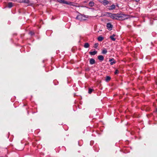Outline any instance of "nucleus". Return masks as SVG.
<instances>
[{"mask_svg": "<svg viewBox=\"0 0 157 157\" xmlns=\"http://www.w3.org/2000/svg\"><path fill=\"white\" fill-rule=\"evenodd\" d=\"M115 19L118 20H124L128 18V16L125 14L115 13Z\"/></svg>", "mask_w": 157, "mask_h": 157, "instance_id": "obj_1", "label": "nucleus"}, {"mask_svg": "<svg viewBox=\"0 0 157 157\" xmlns=\"http://www.w3.org/2000/svg\"><path fill=\"white\" fill-rule=\"evenodd\" d=\"M86 18L84 15L79 14L76 17V18L80 21H82L86 20Z\"/></svg>", "mask_w": 157, "mask_h": 157, "instance_id": "obj_2", "label": "nucleus"}, {"mask_svg": "<svg viewBox=\"0 0 157 157\" xmlns=\"http://www.w3.org/2000/svg\"><path fill=\"white\" fill-rule=\"evenodd\" d=\"M57 1L60 3L64 4L67 5H72V2H67L64 0H56Z\"/></svg>", "mask_w": 157, "mask_h": 157, "instance_id": "obj_3", "label": "nucleus"}, {"mask_svg": "<svg viewBox=\"0 0 157 157\" xmlns=\"http://www.w3.org/2000/svg\"><path fill=\"white\" fill-rule=\"evenodd\" d=\"M107 27L109 30H112L113 28V25L110 23H108L107 24Z\"/></svg>", "mask_w": 157, "mask_h": 157, "instance_id": "obj_4", "label": "nucleus"}, {"mask_svg": "<svg viewBox=\"0 0 157 157\" xmlns=\"http://www.w3.org/2000/svg\"><path fill=\"white\" fill-rule=\"evenodd\" d=\"M104 6L108 5L109 3V1L106 0H103V1L101 2Z\"/></svg>", "mask_w": 157, "mask_h": 157, "instance_id": "obj_5", "label": "nucleus"}, {"mask_svg": "<svg viewBox=\"0 0 157 157\" xmlns=\"http://www.w3.org/2000/svg\"><path fill=\"white\" fill-rule=\"evenodd\" d=\"M109 16L110 17L113 19H115V16H114V15H115V13H109Z\"/></svg>", "mask_w": 157, "mask_h": 157, "instance_id": "obj_6", "label": "nucleus"}, {"mask_svg": "<svg viewBox=\"0 0 157 157\" xmlns=\"http://www.w3.org/2000/svg\"><path fill=\"white\" fill-rule=\"evenodd\" d=\"M98 59L101 61H103L104 59V57L102 55H99L98 56Z\"/></svg>", "mask_w": 157, "mask_h": 157, "instance_id": "obj_7", "label": "nucleus"}, {"mask_svg": "<svg viewBox=\"0 0 157 157\" xmlns=\"http://www.w3.org/2000/svg\"><path fill=\"white\" fill-rule=\"evenodd\" d=\"M95 61L93 59H91L90 60V63L91 64H93L95 63Z\"/></svg>", "mask_w": 157, "mask_h": 157, "instance_id": "obj_8", "label": "nucleus"}, {"mask_svg": "<svg viewBox=\"0 0 157 157\" xmlns=\"http://www.w3.org/2000/svg\"><path fill=\"white\" fill-rule=\"evenodd\" d=\"M115 6L114 4L112 5L111 6L109 7V10H112L115 9Z\"/></svg>", "mask_w": 157, "mask_h": 157, "instance_id": "obj_9", "label": "nucleus"}, {"mask_svg": "<svg viewBox=\"0 0 157 157\" xmlns=\"http://www.w3.org/2000/svg\"><path fill=\"white\" fill-rule=\"evenodd\" d=\"M97 52L96 51H94L93 52H89V54L91 55H94L97 54Z\"/></svg>", "mask_w": 157, "mask_h": 157, "instance_id": "obj_10", "label": "nucleus"}, {"mask_svg": "<svg viewBox=\"0 0 157 157\" xmlns=\"http://www.w3.org/2000/svg\"><path fill=\"white\" fill-rule=\"evenodd\" d=\"M13 4L12 2H9L8 3L7 7L9 8H11L13 6Z\"/></svg>", "mask_w": 157, "mask_h": 157, "instance_id": "obj_11", "label": "nucleus"}, {"mask_svg": "<svg viewBox=\"0 0 157 157\" xmlns=\"http://www.w3.org/2000/svg\"><path fill=\"white\" fill-rule=\"evenodd\" d=\"M115 36V34H113L112 36H110V38L113 41H115L116 40V39L114 38V37Z\"/></svg>", "mask_w": 157, "mask_h": 157, "instance_id": "obj_12", "label": "nucleus"}, {"mask_svg": "<svg viewBox=\"0 0 157 157\" xmlns=\"http://www.w3.org/2000/svg\"><path fill=\"white\" fill-rule=\"evenodd\" d=\"M94 3L92 1L90 2L89 3V6L91 7L93 6H94Z\"/></svg>", "mask_w": 157, "mask_h": 157, "instance_id": "obj_13", "label": "nucleus"}, {"mask_svg": "<svg viewBox=\"0 0 157 157\" xmlns=\"http://www.w3.org/2000/svg\"><path fill=\"white\" fill-rule=\"evenodd\" d=\"M90 45L88 43H85L84 47L85 48H87L89 47Z\"/></svg>", "mask_w": 157, "mask_h": 157, "instance_id": "obj_14", "label": "nucleus"}, {"mask_svg": "<svg viewBox=\"0 0 157 157\" xmlns=\"http://www.w3.org/2000/svg\"><path fill=\"white\" fill-rule=\"evenodd\" d=\"M103 39V37L101 36H99L98 38V40L99 41H102Z\"/></svg>", "mask_w": 157, "mask_h": 157, "instance_id": "obj_15", "label": "nucleus"}, {"mask_svg": "<svg viewBox=\"0 0 157 157\" xmlns=\"http://www.w3.org/2000/svg\"><path fill=\"white\" fill-rule=\"evenodd\" d=\"M4 151V155L5 156H7L6 155L7 154L8 150H7V149L6 148H5Z\"/></svg>", "mask_w": 157, "mask_h": 157, "instance_id": "obj_16", "label": "nucleus"}, {"mask_svg": "<svg viewBox=\"0 0 157 157\" xmlns=\"http://www.w3.org/2000/svg\"><path fill=\"white\" fill-rule=\"evenodd\" d=\"M111 79V78L109 76H107L106 77L105 80L107 82H108Z\"/></svg>", "mask_w": 157, "mask_h": 157, "instance_id": "obj_17", "label": "nucleus"}, {"mask_svg": "<svg viewBox=\"0 0 157 157\" xmlns=\"http://www.w3.org/2000/svg\"><path fill=\"white\" fill-rule=\"evenodd\" d=\"M107 52V51L106 49H105L102 50V53L103 54H106Z\"/></svg>", "mask_w": 157, "mask_h": 157, "instance_id": "obj_18", "label": "nucleus"}, {"mask_svg": "<svg viewBox=\"0 0 157 157\" xmlns=\"http://www.w3.org/2000/svg\"><path fill=\"white\" fill-rule=\"evenodd\" d=\"M23 2L29 4V0H23Z\"/></svg>", "mask_w": 157, "mask_h": 157, "instance_id": "obj_19", "label": "nucleus"}, {"mask_svg": "<svg viewBox=\"0 0 157 157\" xmlns=\"http://www.w3.org/2000/svg\"><path fill=\"white\" fill-rule=\"evenodd\" d=\"M93 90L92 89H91V88H89L88 90V93L90 94L92 92Z\"/></svg>", "mask_w": 157, "mask_h": 157, "instance_id": "obj_20", "label": "nucleus"}, {"mask_svg": "<svg viewBox=\"0 0 157 157\" xmlns=\"http://www.w3.org/2000/svg\"><path fill=\"white\" fill-rule=\"evenodd\" d=\"M29 34L31 35V36H32L33 35H34V32H33V31H30L29 32Z\"/></svg>", "mask_w": 157, "mask_h": 157, "instance_id": "obj_21", "label": "nucleus"}, {"mask_svg": "<svg viewBox=\"0 0 157 157\" xmlns=\"http://www.w3.org/2000/svg\"><path fill=\"white\" fill-rule=\"evenodd\" d=\"M98 43H95L94 44V48H97L98 46Z\"/></svg>", "mask_w": 157, "mask_h": 157, "instance_id": "obj_22", "label": "nucleus"}, {"mask_svg": "<svg viewBox=\"0 0 157 157\" xmlns=\"http://www.w3.org/2000/svg\"><path fill=\"white\" fill-rule=\"evenodd\" d=\"M119 72V71L118 70L116 69L114 72V73L115 74L117 75L118 73Z\"/></svg>", "mask_w": 157, "mask_h": 157, "instance_id": "obj_23", "label": "nucleus"}, {"mask_svg": "<svg viewBox=\"0 0 157 157\" xmlns=\"http://www.w3.org/2000/svg\"><path fill=\"white\" fill-rule=\"evenodd\" d=\"M111 62L110 63V64L111 65H113V64H115V63H116V61H113V62H112V61H111Z\"/></svg>", "mask_w": 157, "mask_h": 157, "instance_id": "obj_24", "label": "nucleus"}, {"mask_svg": "<svg viewBox=\"0 0 157 157\" xmlns=\"http://www.w3.org/2000/svg\"><path fill=\"white\" fill-rule=\"evenodd\" d=\"M115 61V60L113 58L110 59H109V61L110 62H111L112 61Z\"/></svg>", "mask_w": 157, "mask_h": 157, "instance_id": "obj_25", "label": "nucleus"}, {"mask_svg": "<svg viewBox=\"0 0 157 157\" xmlns=\"http://www.w3.org/2000/svg\"><path fill=\"white\" fill-rule=\"evenodd\" d=\"M17 2H23V0H17Z\"/></svg>", "mask_w": 157, "mask_h": 157, "instance_id": "obj_26", "label": "nucleus"}, {"mask_svg": "<svg viewBox=\"0 0 157 157\" xmlns=\"http://www.w3.org/2000/svg\"><path fill=\"white\" fill-rule=\"evenodd\" d=\"M134 1L136 2H138L140 1V0H134Z\"/></svg>", "mask_w": 157, "mask_h": 157, "instance_id": "obj_27", "label": "nucleus"}, {"mask_svg": "<svg viewBox=\"0 0 157 157\" xmlns=\"http://www.w3.org/2000/svg\"><path fill=\"white\" fill-rule=\"evenodd\" d=\"M155 111L157 112V109H156Z\"/></svg>", "mask_w": 157, "mask_h": 157, "instance_id": "obj_28", "label": "nucleus"}]
</instances>
